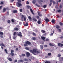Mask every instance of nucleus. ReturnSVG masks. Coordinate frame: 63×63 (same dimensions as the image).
I'll list each match as a JSON object with an SVG mask.
<instances>
[{
    "label": "nucleus",
    "mask_w": 63,
    "mask_h": 63,
    "mask_svg": "<svg viewBox=\"0 0 63 63\" xmlns=\"http://www.w3.org/2000/svg\"><path fill=\"white\" fill-rule=\"evenodd\" d=\"M32 3H33V4H35L36 3V1L35 0H33L32 1Z\"/></svg>",
    "instance_id": "nucleus-32"
},
{
    "label": "nucleus",
    "mask_w": 63,
    "mask_h": 63,
    "mask_svg": "<svg viewBox=\"0 0 63 63\" xmlns=\"http://www.w3.org/2000/svg\"><path fill=\"white\" fill-rule=\"evenodd\" d=\"M58 30L59 31V32H61V29H59Z\"/></svg>",
    "instance_id": "nucleus-54"
},
{
    "label": "nucleus",
    "mask_w": 63,
    "mask_h": 63,
    "mask_svg": "<svg viewBox=\"0 0 63 63\" xmlns=\"http://www.w3.org/2000/svg\"><path fill=\"white\" fill-rule=\"evenodd\" d=\"M28 23H27L25 24L24 25V26H28Z\"/></svg>",
    "instance_id": "nucleus-20"
},
{
    "label": "nucleus",
    "mask_w": 63,
    "mask_h": 63,
    "mask_svg": "<svg viewBox=\"0 0 63 63\" xmlns=\"http://www.w3.org/2000/svg\"><path fill=\"white\" fill-rule=\"evenodd\" d=\"M51 5H52V3H50L49 4V6L51 7Z\"/></svg>",
    "instance_id": "nucleus-48"
},
{
    "label": "nucleus",
    "mask_w": 63,
    "mask_h": 63,
    "mask_svg": "<svg viewBox=\"0 0 63 63\" xmlns=\"http://www.w3.org/2000/svg\"><path fill=\"white\" fill-rule=\"evenodd\" d=\"M16 50H18V48H16Z\"/></svg>",
    "instance_id": "nucleus-61"
},
{
    "label": "nucleus",
    "mask_w": 63,
    "mask_h": 63,
    "mask_svg": "<svg viewBox=\"0 0 63 63\" xmlns=\"http://www.w3.org/2000/svg\"><path fill=\"white\" fill-rule=\"evenodd\" d=\"M30 11L31 13H32L33 15H34V13L33 12V10L32 9H30Z\"/></svg>",
    "instance_id": "nucleus-14"
},
{
    "label": "nucleus",
    "mask_w": 63,
    "mask_h": 63,
    "mask_svg": "<svg viewBox=\"0 0 63 63\" xmlns=\"http://www.w3.org/2000/svg\"><path fill=\"white\" fill-rule=\"evenodd\" d=\"M13 52H14V50H11V53H13Z\"/></svg>",
    "instance_id": "nucleus-51"
},
{
    "label": "nucleus",
    "mask_w": 63,
    "mask_h": 63,
    "mask_svg": "<svg viewBox=\"0 0 63 63\" xmlns=\"http://www.w3.org/2000/svg\"><path fill=\"white\" fill-rule=\"evenodd\" d=\"M37 23L38 24H40V23H41V21L39 20L37 22Z\"/></svg>",
    "instance_id": "nucleus-35"
},
{
    "label": "nucleus",
    "mask_w": 63,
    "mask_h": 63,
    "mask_svg": "<svg viewBox=\"0 0 63 63\" xmlns=\"http://www.w3.org/2000/svg\"><path fill=\"white\" fill-rule=\"evenodd\" d=\"M25 49H26L27 50H29V48H28L27 47H26L25 48Z\"/></svg>",
    "instance_id": "nucleus-41"
},
{
    "label": "nucleus",
    "mask_w": 63,
    "mask_h": 63,
    "mask_svg": "<svg viewBox=\"0 0 63 63\" xmlns=\"http://www.w3.org/2000/svg\"><path fill=\"white\" fill-rule=\"evenodd\" d=\"M17 4H18L17 7H20V6H22V4L20 2H17Z\"/></svg>",
    "instance_id": "nucleus-4"
},
{
    "label": "nucleus",
    "mask_w": 63,
    "mask_h": 63,
    "mask_svg": "<svg viewBox=\"0 0 63 63\" xmlns=\"http://www.w3.org/2000/svg\"><path fill=\"white\" fill-rule=\"evenodd\" d=\"M21 16H22V17H21V18L22 19V18H24V16H23V15H22Z\"/></svg>",
    "instance_id": "nucleus-49"
},
{
    "label": "nucleus",
    "mask_w": 63,
    "mask_h": 63,
    "mask_svg": "<svg viewBox=\"0 0 63 63\" xmlns=\"http://www.w3.org/2000/svg\"><path fill=\"white\" fill-rule=\"evenodd\" d=\"M25 44H24V46H26L27 47L28 46V45H31V42L28 41H27L25 42Z\"/></svg>",
    "instance_id": "nucleus-2"
},
{
    "label": "nucleus",
    "mask_w": 63,
    "mask_h": 63,
    "mask_svg": "<svg viewBox=\"0 0 63 63\" xmlns=\"http://www.w3.org/2000/svg\"><path fill=\"white\" fill-rule=\"evenodd\" d=\"M45 21L47 22H48L49 21V19H48V18H46L45 19Z\"/></svg>",
    "instance_id": "nucleus-10"
},
{
    "label": "nucleus",
    "mask_w": 63,
    "mask_h": 63,
    "mask_svg": "<svg viewBox=\"0 0 63 63\" xmlns=\"http://www.w3.org/2000/svg\"><path fill=\"white\" fill-rule=\"evenodd\" d=\"M41 38L43 40H45L46 39V37H41Z\"/></svg>",
    "instance_id": "nucleus-13"
},
{
    "label": "nucleus",
    "mask_w": 63,
    "mask_h": 63,
    "mask_svg": "<svg viewBox=\"0 0 63 63\" xmlns=\"http://www.w3.org/2000/svg\"><path fill=\"white\" fill-rule=\"evenodd\" d=\"M61 59H62V61H63V57H60Z\"/></svg>",
    "instance_id": "nucleus-55"
},
{
    "label": "nucleus",
    "mask_w": 63,
    "mask_h": 63,
    "mask_svg": "<svg viewBox=\"0 0 63 63\" xmlns=\"http://www.w3.org/2000/svg\"><path fill=\"white\" fill-rule=\"evenodd\" d=\"M45 63H50V62L48 61H47L45 62Z\"/></svg>",
    "instance_id": "nucleus-44"
},
{
    "label": "nucleus",
    "mask_w": 63,
    "mask_h": 63,
    "mask_svg": "<svg viewBox=\"0 0 63 63\" xmlns=\"http://www.w3.org/2000/svg\"><path fill=\"white\" fill-rule=\"evenodd\" d=\"M51 22L52 23H54L55 22V20L53 19H52L51 20Z\"/></svg>",
    "instance_id": "nucleus-17"
},
{
    "label": "nucleus",
    "mask_w": 63,
    "mask_h": 63,
    "mask_svg": "<svg viewBox=\"0 0 63 63\" xmlns=\"http://www.w3.org/2000/svg\"><path fill=\"white\" fill-rule=\"evenodd\" d=\"M53 4H54H54H55V1H53Z\"/></svg>",
    "instance_id": "nucleus-63"
},
{
    "label": "nucleus",
    "mask_w": 63,
    "mask_h": 63,
    "mask_svg": "<svg viewBox=\"0 0 63 63\" xmlns=\"http://www.w3.org/2000/svg\"><path fill=\"white\" fill-rule=\"evenodd\" d=\"M17 1L19 2H21V1L20 0H17Z\"/></svg>",
    "instance_id": "nucleus-56"
},
{
    "label": "nucleus",
    "mask_w": 63,
    "mask_h": 63,
    "mask_svg": "<svg viewBox=\"0 0 63 63\" xmlns=\"http://www.w3.org/2000/svg\"><path fill=\"white\" fill-rule=\"evenodd\" d=\"M59 24L61 26H62L63 25V23L61 22H60L59 23Z\"/></svg>",
    "instance_id": "nucleus-34"
},
{
    "label": "nucleus",
    "mask_w": 63,
    "mask_h": 63,
    "mask_svg": "<svg viewBox=\"0 0 63 63\" xmlns=\"http://www.w3.org/2000/svg\"><path fill=\"white\" fill-rule=\"evenodd\" d=\"M49 39L48 38H47L46 39V40H45V41H46V42H47V41H49Z\"/></svg>",
    "instance_id": "nucleus-27"
},
{
    "label": "nucleus",
    "mask_w": 63,
    "mask_h": 63,
    "mask_svg": "<svg viewBox=\"0 0 63 63\" xmlns=\"http://www.w3.org/2000/svg\"><path fill=\"white\" fill-rule=\"evenodd\" d=\"M33 20H34V21L36 22L37 21V19L35 18H33Z\"/></svg>",
    "instance_id": "nucleus-24"
},
{
    "label": "nucleus",
    "mask_w": 63,
    "mask_h": 63,
    "mask_svg": "<svg viewBox=\"0 0 63 63\" xmlns=\"http://www.w3.org/2000/svg\"><path fill=\"white\" fill-rule=\"evenodd\" d=\"M0 4H1V5H2V4H3V2L1 1L0 2Z\"/></svg>",
    "instance_id": "nucleus-57"
},
{
    "label": "nucleus",
    "mask_w": 63,
    "mask_h": 63,
    "mask_svg": "<svg viewBox=\"0 0 63 63\" xmlns=\"http://www.w3.org/2000/svg\"><path fill=\"white\" fill-rule=\"evenodd\" d=\"M21 23H21V22H20L19 23V24H20V25L21 24Z\"/></svg>",
    "instance_id": "nucleus-64"
},
{
    "label": "nucleus",
    "mask_w": 63,
    "mask_h": 63,
    "mask_svg": "<svg viewBox=\"0 0 63 63\" xmlns=\"http://www.w3.org/2000/svg\"><path fill=\"white\" fill-rule=\"evenodd\" d=\"M18 30H19V29L17 28L16 27L14 29V31H18Z\"/></svg>",
    "instance_id": "nucleus-8"
},
{
    "label": "nucleus",
    "mask_w": 63,
    "mask_h": 63,
    "mask_svg": "<svg viewBox=\"0 0 63 63\" xmlns=\"http://www.w3.org/2000/svg\"><path fill=\"white\" fill-rule=\"evenodd\" d=\"M40 48L41 49H43V47L41 45H40Z\"/></svg>",
    "instance_id": "nucleus-40"
},
{
    "label": "nucleus",
    "mask_w": 63,
    "mask_h": 63,
    "mask_svg": "<svg viewBox=\"0 0 63 63\" xmlns=\"http://www.w3.org/2000/svg\"><path fill=\"white\" fill-rule=\"evenodd\" d=\"M59 38H60V39H62V38L63 39V36H62L61 37H60Z\"/></svg>",
    "instance_id": "nucleus-60"
},
{
    "label": "nucleus",
    "mask_w": 63,
    "mask_h": 63,
    "mask_svg": "<svg viewBox=\"0 0 63 63\" xmlns=\"http://www.w3.org/2000/svg\"><path fill=\"white\" fill-rule=\"evenodd\" d=\"M20 12H22V9H20Z\"/></svg>",
    "instance_id": "nucleus-59"
},
{
    "label": "nucleus",
    "mask_w": 63,
    "mask_h": 63,
    "mask_svg": "<svg viewBox=\"0 0 63 63\" xmlns=\"http://www.w3.org/2000/svg\"><path fill=\"white\" fill-rule=\"evenodd\" d=\"M7 22L8 23H11V20H8L7 21Z\"/></svg>",
    "instance_id": "nucleus-26"
},
{
    "label": "nucleus",
    "mask_w": 63,
    "mask_h": 63,
    "mask_svg": "<svg viewBox=\"0 0 63 63\" xmlns=\"http://www.w3.org/2000/svg\"><path fill=\"white\" fill-rule=\"evenodd\" d=\"M0 46H3V47H5V46L4 45V44L3 43H1V44H0Z\"/></svg>",
    "instance_id": "nucleus-18"
},
{
    "label": "nucleus",
    "mask_w": 63,
    "mask_h": 63,
    "mask_svg": "<svg viewBox=\"0 0 63 63\" xmlns=\"http://www.w3.org/2000/svg\"><path fill=\"white\" fill-rule=\"evenodd\" d=\"M22 56H23L24 57V56H25V55L24 54H22Z\"/></svg>",
    "instance_id": "nucleus-53"
},
{
    "label": "nucleus",
    "mask_w": 63,
    "mask_h": 63,
    "mask_svg": "<svg viewBox=\"0 0 63 63\" xmlns=\"http://www.w3.org/2000/svg\"><path fill=\"white\" fill-rule=\"evenodd\" d=\"M30 52H32L33 54H34V53H36L37 54L39 53V51H37V50L35 49H33V50H30Z\"/></svg>",
    "instance_id": "nucleus-1"
},
{
    "label": "nucleus",
    "mask_w": 63,
    "mask_h": 63,
    "mask_svg": "<svg viewBox=\"0 0 63 63\" xmlns=\"http://www.w3.org/2000/svg\"><path fill=\"white\" fill-rule=\"evenodd\" d=\"M28 18L29 19V20H31L32 18H31V16H29L28 17Z\"/></svg>",
    "instance_id": "nucleus-29"
},
{
    "label": "nucleus",
    "mask_w": 63,
    "mask_h": 63,
    "mask_svg": "<svg viewBox=\"0 0 63 63\" xmlns=\"http://www.w3.org/2000/svg\"><path fill=\"white\" fill-rule=\"evenodd\" d=\"M4 51H5L6 53H7H7H8V51H7V49H4Z\"/></svg>",
    "instance_id": "nucleus-28"
},
{
    "label": "nucleus",
    "mask_w": 63,
    "mask_h": 63,
    "mask_svg": "<svg viewBox=\"0 0 63 63\" xmlns=\"http://www.w3.org/2000/svg\"><path fill=\"white\" fill-rule=\"evenodd\" d=\"M11 21H12V22H13V23H14V22H15V20H14L13 19H12Z\"/></svg>",
    "instance_id": "nucleus-46"
},
{
    "label": "nucleus",
    "mask_w": 63,
    "mask_h": 63,
    "mask_svg": "<svg viewBox=\"0 0 63 63\" xmlns=\"http://www.w3.org/2000/svg\"><path fill=\"white\" fill-rule=\"evenodd\" d=\"M8 60H9V61H13V60H12V59H11L10 58H8Z\"/></svg>",
    "instance_id": "nucleus-22"
},
{
    "label": "nucleus",
    "mask_w": 63,
    "mask_h": 63,
    "mask_svg": "<svg viewBox=\"0 0 63 63\" xmlns=\"http://www.w3.org/2000/svg\"><path fill=\"white\" fill-rule=\"evenodd\" d=\"M54 31H53V33H51V34H50V36H52V35H53L54 33Z\"/></svg>",
    "instance_id": "nucleus-37"
},
{
    "label": "nucleus",
    "mask_w": 63,
    "mask_h": 63,
    "mask_svg": "<svg viewBox=\"0 0 63 63\" xmlns=\"http://www.w3.org/2000/svg\"><path fill=\"white\" fill-rule=\"evenodd\" d=\"M26 3L27 4H29V2H28V1H27V2H26Z\"/></svg>",
    "instance_id": "nucleus-58"
},
{
    "label": "nucleus",
    "mask_w": 63,
    "mask_h": 63,
    "mask_svg": "<svg viewBox=\"0 0 63 63\" xmlns=\"http://www.w3.org/2000/svg\"><path fill=\"white\" fill-rule=\"evenodd\" d=\"M24 61H26V62H28V59L26 58L24 59Z\"/></svg>",
    "instance_id": "nucleus-15"
},
{
    "label": "nucleus",
    "mask_w": 63,
    "mask_h": 63,
    "mask_svg": "<svg viewBox=\"0 0 63 63\" xmlns=\"http://www.w3.org/2000/svg\"><path fill=\"white\" fill-rule=\"evenodd\" d=\"M10 54L11 56H14V53H10Z\"/></svg>",
    "instance_id": "nucleus-33"
},
{
    "label": "nucleus",
    "mask_w": 63,
    "mask_h": 63,
    "mask_svg": "<svg viewBox=\"0 0 63 63\" xmlns=\"http://www.w3.org/2000/svg\"><path fill=\"white\" fill-rule=\"evenodd\" d=\"M43 8H46V7H47V5H44L43 6Z\"/></svg>",
    "instance_id": "nucleus-45"
},
{
    "label": "nucleus",
    "mask_w": 63,
    "mask_h": 63,
    "mask_svg": "<svg viewBox=\"0 0 63 63\" xmlns=\"http://www.w3.org/2000/svg\"><path fill=\"white\" fill-rule=\"evenodd\" d=\"M16 34V32H14L13 33L14 36H15V35Z\"/></svg>",
    "instance_id": "nucleus-43"
},
{
    "label": "nucleus",
    "mask_w": 63,
    "mask_h": 63,
    "mask_svg": "<svg viewBox=\"0 0 63 63\" xmlns=\"http://www.w3.org/2000/svg\"><path fill=\"white\" fill-rule=\"evenodd\" d=\"M0 37L1 38H3V36L4 35V33L2 32H0Z\"/></svg>",
    "instance_id": "nucleus-3"
},
{
    "label": "nucleus",
    "mask_w": 63,
    "mask_h": 63,
    "mask_svg": "<svg viewBox=\"0 0 63 63\" xmlns=\"http://www.w3.org/2000/svg\"><path fill=\"white\" fill-rule=\"evenodd\" d=\"M17 11L16 10H14L13 11V13L14 14H15L17 12Z\"/></svg>",
    "instance_id": "nucleus-16"
},
{
    "label": "nucleus",
    "mask_w": 63,
    "mask_h": 63,
    "mask_svg": "<svg viewBox=\"0 0 63 63\" xmlns=\"http://www.w3.org/2000/svg\"><path fill=\"white\" fill-rule=\"evenodd\" d=\"M48 56H50V55H51V53H48Z\"/></svg>",
    "instance_id": "nucleus-42"
},
{
    "label": "nucleus",
    "mask_w": 63,
    "mask_h": 63,
    "mask_svg": "<svg viewBox=\"0 0 63 63\" xmlns=\"http://www.w3.org/2000/svg\"><path fill=\"white\" fill-rule=\"evenodd\" d=\"M56 27L57 29H59L60 28V26L58 25H56Z\"/></svg>",
    "instance_id": "nucleus-9"
},
{
    "label": "nucleus",
    "mask_w": 63,
    "mask_h": 63,
    "mask_svg": "<svg viewBox=\"0 0 63 63\" xmlns=\"http://www.w3.org/2000/svg\"><path fill=\"white\" fill-rule=\"evenodd\" d=\"M36 18H37V19H39L40 18V16H35Z\"/></svg>",
    "instance_id": "nucleus-21"
},
{
    "label": "nucleus",
    "mask_w": 63,
    "mask_h": 63,
    "mask_svg": "<svg viewBox=\"0 0 63 63\" xmlns=\"http://www.w3.org/2000/svg\"><path fill=\"white\" fill-rule=\"evenodd\" d=\"M21 34H22L21 32H19V33L18 34V36H19V37H22V35Z\"/></svg>",
    "instance_id": "nucleus-6"
},
{
    "label": "nucleus",
    "mask_w": 63,
    "mask_h": 63,
    "mask_svg": "<svg viewBox=\"0 0 63 63\" xmlns=\"http://www.w3.org/2000/svg\"><path fill=\"white\" fill-rule=\"evenodd\" d=\"M49 45L51 47H54V45H53V44L51 43H50L49 44Z\"/></svg>",
    "instance_id": "nucleus-12"
},
{
    "label": "nucleus",
    "mask_w": 63,
    "mask_h": 63,
    "mask_svg": "<svg viewBox=\"0 0 63 63\" xmlns=\"http://www.w3.org/2000/svg\"><path fill=\"white\" fill-rule=\"evenodd\" d=\"M38 14L39 16H42V15L41 14L40 12L38 13Z\"/></svg>",
    "instance_id": "nucleus-19"
},
{
    "label": "nucleus",
    "mask_w": 63,
    "mask_h": 63,
    "mask_svg": "<svg viewBox=\"0 0 63 63\" xmlns=\"http://www.w3.org/2000/svg\"><path fill=\"white\" fill-rule=\"evenodd\" d=\"M41 32L42 33H44L45 32H46V31L44 30H41Z\"/></svg>",
    "instance_id": "nucleus-11"
},
{
    "label": "nucleus",
    "mask_w": 63,
    "mask_h": 63,
    "mask_svg": "<svg viewBox=\"0 0 63 63\" xmlns=\"http://www.w3.org/2000/svg\"><path fill=\"white\" fill-rule=\"evenodd\" d=\"M26 55H27V57H29L30 55V54L29 53V52H27Z\"/></svg>",
    "instance_id": "nucleus-7"
},
{
    "label": "nucleus",
    "mask_w": 63,
    "mask_h": 63,
    "mask_svg": "<svg viewBox=\"0 0 63 63\" xmlns=\"http://www.w3.org/2000/svg\"><path fill=\"white\" fill-rule=\"evenodd\" d=\"M19 61L20 62H23L24 61L23 60H19Z\"/></svg>",
    "instance_id": "nucleus-30"
},
{
    "label": "nucleus",
    "mask_w": 63,
    "mask_h": 63,
    "mask_svg": "<svg viewBox=\"0 0 63 63\" xmlns=\"http://www.w3.org/2000/svg\"><path fill=\"white\" fill-rule=\"evenodd\" d=\"M57 11L58 13H59V12H61V10H59Z\"/></svg>",
    "instance_id": "nucleus-47"
},
{
    "label": "nucleus",
    "mask_w": 63,
    "mask_h": 63,
    "mask_svg": "<svg viewBox=\"0 0 63 63\" xmlns=\"http://www.w3.org/2000/svg\"><path fill=\"white\" fill-rule=\"evenodd\" d=\"M38 1L39 2H43V1H44V0H38Z\"/></svg>",
    "instance_id": "nucleus-39"
},
{
    "label": "nucleus",
    "mask_w": 63,
    "mask_h": 63,
    "mask_svg": "<svg viewBox=\"0 0 63 63\" xmlns=\"http://www.w3.org/2000/svg\"><path fill=\"white\" fill-rule=\"evenodd\" d=\"M61 56V54H58L57 57H60V56Z\"/></svg>",
    "instance_id": "nucleus-36"
},
{
    "label": "nucleus",
    "mask_w": 63,
    "mask_h": 63,
    "mask_svg": "<svg viewBox=\"0 0 63 63\" xmlns=\"http://www.w3.org/2000/svg\"><path fill=\"white\" fill-rule=\"evenodd\" d=\"M58 46L59 47H62L63 46V44H61L60 43H59L58 44Z\"/></svg>",
    "instance_id": "nucleus-5"
},
{
    "label": "nucleus",
    "mask_w": 63,
    "mask_h": 63,
    "mask_svg": "<svg viewBox=\"0 0 63 63\" xmlns=\"http://www.w3.org/2000/svg\"><path fill=\"white\" fill-rule=\"evenodd\" d=\"M6 8H4L3 9V12H5V11H6Z\"/></svg>",
    "instance_id": "nucleus-25"
},
{
    "label": "nucleus",
    "mask_w": 63,
    "mask_h": 63,
    "mask_svg": "<svg viewBox=\"0 0 63 63\" xmlns=\"http://www.w3.org/2000/svg\"><path fill=\"white\" fill-rule=\"evenodd\" d=\"M44 47H47V45H45L44 46Z\"/></svg>",
    "instance_id": "nucleus-62"
},
{
    "label": "nucleus",
    "mask_w": 63,
    "mask_h": 63,
    "mask_svg": "<svg viewBox=\"0 0 63 63\" xmlns=\"http://www.w3.org/2000/svg\"><path fill=\"white\" fill-rule=\"evenodd\" d=\"M27 7L28 8V9H29V8H31V7L29 5H27Z\"/></svg>",
    "instance_id": "nucleus-31"
},
{
    "label": "nucleus",
    "mask_w": 63,
    "mask_h": 63,
    "mask_svg": "<svg viewBox=\"0 0 63 63\" xmlns=\"http://www.w3.org/2000/svg\"><path fill=\"white\" fill-rule=\"evenodd\" d=\"M24 21H26V18L25 17H24Z\"/></svg>",
    "instance_id": "nucleus-52"
},
{
    "label": "nucleus",
    "mask_w": 63,
    "mask_h": 63,
    "mask_svg": "<svg viewBox=\"0 0 63 63\" xmlns=\"http://www.w3.org/2000/svg\"><path fill=\"white\" fill-rule=\"evenodd\" d=\"M35 5L36 6H37V7H40V6H39V4H35Z\"/></svg>",
    "instance_id": "nucleus-50"
},
{
    "label": "nucleus",
    "mask_w": 63,
    "mask_h": 63,
    "mask_svg": "<svg viewBox=\"0 0 63 63\" xmlns=\"http://www.w3.org/2000/svg\"><path fill=\"white\" fill-rule=\"evenodd\" d=\"M32 39L33 40H36V38L35 37H33Z\"/></svg>",
    "instance_id": "nucleus-38"
},
{
    "label": "nucleus",
    "mask_w": 63,
    "mask_h": 63,
    "mask_svg": "<svg viewBox=\"0 0 63 63\" xmlns=\"http://www.w3.org/2000/svg\"><path fill=\"white\" fill-rule=\"evenodd\" d=\"M32 35L34 36H35V37H36V33L34 32H33L32 33Z\"/></svg>",
    "instance_id": "nucleus-23"
}]
</instances>
